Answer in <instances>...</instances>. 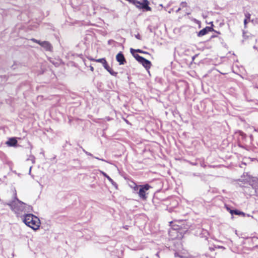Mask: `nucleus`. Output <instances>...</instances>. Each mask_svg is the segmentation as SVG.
<instances>
[{
  "instance_id": "obj_25",
  "label": "nucleus",
  "mask_w": 258,
  "mask_h": 258,
  "mask_svg": "<svg viewBox=\"0 0 258 258\" xmlns=\"http://www.w3.org/2000/svg\"><path fill=\"white\" fill-rule=\"evenodd\" d=\"M90 70L92 71V72H93L94 71V68L92 66H90Z\"/></svg>"
},
{
  "instance_id": "obj_22",
  "label": "nucleus",
  "mask_w": 258,
  "mask_h": 258,
  "mask_svg": "<svg viewBox=\"0 0 258 258\" xmlns=\"http://www.w3.org/2000/svg\"><path fill=\"white\" fill-rule=\"evenodd\" d=\"M225 207L226 209V210L230 213V211H232L233 210L231 209L228 205H225Z\"/></svg>"
},
{
  "instance_id": "obj_18",
  "label": "nucleus",
  "mask_w": 258,
  "mask_h": 258,
  "mask_svg": "<svg viewBox=\"0 0 258 258\" xmlns=\"http://www.w3.org/2000/svg\"><path fill=\"white\" fill-rule=\"evenodd\" d=\"M230 214L232 216L233 215H242V212L236 210H233L232 211H230Z\"/></svg>"
},
{
  "instance_id": "obj_26",
  "label": "nucleus",
  "mask_w": 258,
  "mask_h": 258,
  "mask_svg": "<svg viewBox=\"0 0 258 258\" xmlns=\"http://www.w3.org/2000/svg\"><path fill=\"white\" fill-rule=\"evenodd\" d=\"M135 185H136V186H135V187H134V189H135V190H136V189H137V188H138V186H137V185H136V184H135Z\"/></svg>"
},
{
  "instance_id": "obj_19",
  "label": "nucleus",
  "mask_w": 258,
  "mask_h": 258,
  "mask_svg": "<svg viewBox=\"0 0 258 258\" xmlns=\"http://www.w3.org/2000/svg\"><path fill=\"white\" fill-rule=\"evenodd\" d=\"M250 15L249 14H245V18L244 20V24L245 26L250 21Z\"/></svg>"
},
{
  "instance_id": "obj_13",
  "label": "nucleus",
  "mask_w": 258,
  "mask_h": 258,
  "mask_svg": "<svg viewBox=\"0 0 258 258\" xmlns=\"http://www.w3.org/2000/svg\"><path fill=\"white\" fill-rule=\"evenodd\" d=\"M18 143L17 140L15 138H10L6 142V144L10 147H15Z\"/></svg>"
},
{
  "instance_id": "obj_2",
  "label": "nucleus",
  "mask_w": 258,
  "mask_h": 258,
  "mask_svg": "<svg viewBox=\"0 0 258 258\" xmlns=\"http://www.w3.org/2000/svg\"><path fill=\"white\" fill-rule=\"evenodd\" d=\"M255 130L253 126L247 125V126L245 128V133L243 132V142L245 140L248 144H251L253 140L252 133ZM243 149H245V152L243 151V154H246V152L248 151V149H246L243 145Z\"/></svg>"
},
{
  "instance_id": "obj_30",
  "label": "nucleus",
  "mask_w": 258,
  "mask_h": 258,
  "mask_svg": "<svg viewBox=\"0 0 258 258\" xmlns=\"http://www.w3.org/2000/svg\"><path fill=\"white\" fill-rule=\"evenodd\" d=\"M156 255L158 257H159V253H157Z\"/></svg>"
},
{
  "instance_id": "obj_17",
  "label": "nucleus",
  "mask_w": 258,
  "mask_h": 258,
  "mask_svg": "<svg viewBox=\"0 0 258 258\" xmlns=\"http://www.w3.org/2000/svg\"><path fill=\"white\" fill-rule=\"evenodd\" d=\"M251 80L254 87L256 85H258V75L251 76Z\"/></svg>"
},
{
  "instance_id": "obj_1",
  "label": "nucleus",
  "mask_w": 258,
  "mask_h": 258,
  "mask_svg": "<svg viewBox=\"0 0 258 258\" xmlns=\"http://www.w3.org/2000/svg\"><path fill=\"white\" fill-rule=\"evenodd\" d=\"M243 194L250 196H255L258 200V179L249 172L243 173Z\"/></svg>"
},
{
  "instance_id": "obj_16",
  "label": "nucleus",
  "mask_w": 258,
  "mask_h": 258,
  "mask_svg": "<svg viewBox=\"0 0 258 258\" xmlns=\"http://www.w3.org/2000/svg\"><path fill=\"white\" fill-rule=\"evenodd\" d=\"M243 160H244V161H243L242 164L246 165L247 164L246 160H249L250 162L256 161H257L256 158H252V157H248L247 158L246 156H244V157L243 158Z\"/></svg>"
},
{
  "instance_id": "obj_31",
  "label": "nucleus",
  "mask_w": 258,
  "mask_h": 258,
  "mask_svg": "<svg viewBox=\"0 0 258 258\" xmlns=\"http://www.w3.org/2000/svg\"><path fill=\"white\" fill-rule=\"evenodd\" d=\"M123 227L124 228H125V229H127V228H126V227L123 226Z\"/></svg>"
},
{
  "instance_id": "obj_5",
  "label": "nucleus",
  "mask_w": 258,
  "mask_h": 258,
  "mask_svg": "<svg viewBox=\"0 0 258 258\" xmlns=\"http://www.w3.org/2000/svg\"><path fill=\"white\" fill-rule=\"evenodd\" d=\"M130 3L134 5L139 9H143L146 11H151V8L149 6V2L148 0H142V2L138 0H130Z\"/></svg>"
},
{
  "instance_id": "obj_7",
  "label": "nucleus",
  "mask_w": 258,
  "mask_h": 258,
  "mask_svg": "<svg viewBox=\"0 0 258 258\" xmlns=\"http://www.w3.org/2000/svg\"><path fill=\"white\" fill-rule=\"evenodd\" d=\"M139 187H140V189L138 193L139 196L142 199L146 200L147 198L146 196V191L148 190L151 187L148 184L140 185H139Z\"/></svg>"
},
{
  "instance_id": "obj_23",
  "label": "nucleus",
  "mask_w": 258,
  "mask_h": 258,
  "mask_svg": "<svg viewBox=\"0 0 258 258\" xmlns=\"http://www.w3.org/2000/svg\"><path fill=\"white\" fill-rule=\"evenodd\" d=\"M174 256H175V257H179L180 258H183V256L179 255L177 252H175L174 253Z\"/></svg>"
},
{
  "instance_id": "obj_12",
  "label": "nucleus",
  "mask_w": 258,
  "mask_h": 258,
  "mask_svg": "<svg viewBox=\"0 0 258 258\" xmlns=\"http://www.w3.org/2000/svg\"><path fill=\"white\" fill-rule=\"evenodd\" d=\"M89 59L91 61L101 63L102 64L103 66L104 67V68H105V67H107V65L108 64L105 58H99V59H95L93 58H89Z\"/></svg>"
},
{
  "instance_id": "obj_29",
  "label": "nucleus",
  "mask_w": 258,
  "mask_h": 258,
  "mask_svg": "<svg viewBox=\"0 0 258 258\" xmlns=\"http://www.w3.org/2000/svg\"><path fill=\"white\" fill-rule=\"evenodd\" d=\"M255 88H258V84L255 86Z\"/></svg>"
},
{
  "instance_id": "obj_14",
  "label": "nucleus",
  "mask_w": 258,
  "mask_h": 258,
  "mask_svg": "<svg viewBox=\"0 0 258 258\" xmlns=\"http://www.w3.org/2000/svg\"><path fill=\"white\" fill-rule=\"evenodd\" d=\"M111 75L114 76H116L117 75V73L114 71L113 70L109 67L108 64L107 65V67L104 68Z\"/></svg>"
},
{
  "instance_id": "obj_20",
  "label": "nucleus",
  "mask_w": 258,
  "mask_h": 258,
  "mask_svg": "<svg viewBox=\"0 0 258 258\" xmlns=\"http://www.w3.org/2000/svg\"><path fill=\"white\" fill-rule=\"evenodd\" d=\"M187 4L186 2H182L181 4H180V8H178V9L177 10V12H178L181 9H183V8H186L187 7Z\"/></svg>"
},
{
  "instance_id": "obj_24",
  "label": "nucleus",
  "mask_w": 258,
  "mask_h": 258,
  "mask_svg": "<svg viewBox=\"0 0 258 258\" xmlns=\"http://www.w3.org/2000/svg\"><path fill=\"white\" fill-rule=\"evenodd\" d=\"M136 38L139 40H140L141 39V37L139 34H138L136 35Z\"/></svg>"
},
{
  "instance_id": "obj_4",
  "label": "nucleus",
  "mask_w": 258,
  "mask_h": 258,
  "mask_svg": "<svg viewBox=\"0 0 258 258\" xmlns=\"http://www.w3.org/2000/svg\"><path fill=\"white\" fill-rule=\"evenodd\" d=\"M187 231V228L183 229L182 227H178L177 228L172 227L169 230V234L174 238H182Z\"/></svg>"
},
{
  "instance_id": "obj_28",
  "label": "nucleus",
  "mask_w": 258,
  "mask_h": 258,
  "mask_svg": "<svg viewBox=\"0 0 258 258\" xmlns=\"http://www.w3.org/2000/svg\"><path fill=\"white\" fill-rule=\"evenodd\" d=\"M242 215L243 217H244L246 215V214L244 212H243Z\"/></svg>"
},
{
  "instance_id": "obj_8",
  "label": "nucleus",
  "mask_w": 258,
  "mask_h": 258,
  "mask_svg": "<svg viewBox=\"0 0 258 258\" xmlns=\"http://www.w3.org/2000/svg\"><path fill=\"white\" fill-rule=\"evenodd\" d=\"M195 234L201 238H205V240H207L209 236V233L208 230L204 229L202 227H197V230Z\"/></svg>"
},
{
  "instance_id": "obj_21",
  "label": "nucleus",
  "mask_w": 258,
  "mask_h": 258,
  "mask_svg": "<svg viewBox=\"0 0 258 258\" xmlns=\"http://www.w3.org/2000/svg\"><path fill=\"white\" fill-rule=\"evenodd\" d=\"M30 228L33 230L34 231H36L37 230L40 229V227H29Z\"/></svg>"
},
{
  "instance_id": "obj_10",
  "label": "nucleus",
  "mask_w": 258,
  "mask_h": 258,
  "mask_svg": "<svg viewBox=\"0 0 258 258\" xmlns=\"http://www.w3.org/2000/svg\"><path fill=\"white\" fill-rule=\"evenodd\" d=\"M116 59L119 62L120 65H122L126 63L125 58L121 52L117 54L116 56Z\"/></svg>"
},
{
  "instance_id": "obj_11",
  "label": "nucleus",
  "mask_w": 258,
  "mask_h": 258,
  "mask_svg": "<svg viewBox=\"0 0 258 258\" xmlns=\"http://www.w3.org/2000/svg\"><path fill=\"white\" fill-rule=\"evenodd\" d=\"M213 30V29L212 27L207 26L205 28L203 29L202 30L199 32L198 36L199 37H202L207 34L208 32H211Z\"/></svg>"
},
{
  "instance_id": "obj_27",
  "label": "nucleus",
  "mask_w": 258,
  "mask_h": 258,
  "mask_svg": "<svg viewBox=\"0 0 258 258\" xmlns=\"http://www.w3.org/2000/svg\"><path fill=\"white\" fill-rule=\"evenodd\" d=\"M142 53L148 54L147 52L144 51H143V52H142Z\"/></svg>"
},
{
  "instance_id": "obj_6",
  "label": "nucleus",
  "mask_w": 258,
  "mask_h": 258,
  "mask_svg": "<svg viewBox=\"0 0 258 258\" xmlns=\"http://www.w3.org/2000/svg\"><path fill=\"white\" fill-rule=\"evenodd\" d=\"M135 58L139 62L141 63L146 70H149L151 68L152 64L150 61L139 54L136 55Z\"/></svg>"
},
{
  "instance_id": "obj_9",
  "label": "nucleus",
  "mask_w": 258,
  "mask_h": 258,
  "mask_svg": "<svg viewBox=\"0 0 258 258\" xmlns=\"http://www.w3.org/2000/svg\"><path fill=\"white\" fill-rule=\"evenodd\" d=\"M32 41L33 42L36 43L43 47L47 51H51L52 49V46L51 44L48 42L46 41H41L40 40H38L35 38H32L31 39Z\"/></svg>"
},
{
  "instance_id": "obj_32",
  "label": "nucleus",
  "mask_w": 258,
  "mask_h": 258,
  "mask_svg": "<svg viewBox=\"0 0 258 258\" xmlns=\"http://www.w3.org/2000/svg\"><path fill=\"white\" fill-rule=\"evenodd\" d=\"M219 248H223V246H221L219 247Z\"/></svg>"
},
{
  "instance_id": "obj_15",
  "label": "nucleus",
  "mask_w": 258,
  "mask_h": 258,
  "mask_svg": "<svg viewBox=\"0 0 258 258\" xmlns=\"http://www.w3.org/2000/svg\"><path fill=\"white\" fill-rule=\"evenodd\" d=\"M130 51H131V53L132 54V55L134 56V57L135 58L136 55L137 54L135 53L136 52H139V53H141L143 52V50H142L139 49H134L133 48H131L130 49Z\"/></svg>"
},
{
  "instance_id": "obj_3",
  "label": "nucleus",
  "mask_w": 258,
  "mask_h": 258,
  "mask_svg": "<svg viewBox=\"0 0 258 258\" xmlns=\"http://www.w3.org/2000/svg\"><path fill=\"white\" fill-rule=\"evenodd\" d=\"M23 222L27 226H40V221L36 216L29 214L24 216Z\"/></svg>"
}]
</instances>
